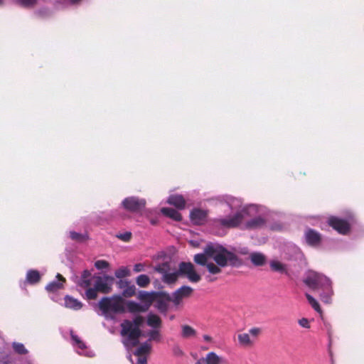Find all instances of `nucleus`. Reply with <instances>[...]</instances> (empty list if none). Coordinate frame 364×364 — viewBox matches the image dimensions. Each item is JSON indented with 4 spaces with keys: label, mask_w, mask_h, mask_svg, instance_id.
<instances>
[{
    "label": "nucleus",
    "mask_w": 364,
    "mask_h": 364,
    "mask_svg": "<svg viewBox=\"0 0 364 364\" xmlns=\"http://www.w3.org/2000/svg\"><path fill=\"white\" fill-rule=\"evenodd\" d=\"M127 307L130 313L145 312L148 310L147 307L132 301L127 302Z\"/></svg>",
    "instance_id": "nucleus-23"
},
{
    "label": "nucleus",
    "mask_w": 364,
    "mask_h": 364,
    "mask_svg": "<svg viewBox=\"0 0 364 364\" xmlns=\"http://www.w3.org/2000/svg\"><path fill=\"white\" fill-rule=\"evenodd\" d=\"M178 274L184 276L192 283L200 281V275L196 271L194 265L191 262H181L178 264Z\"/></svg>",
    "instance_id": "nucleus-5"
},
{
    "label": "nucleus",
    "mask_w": 364,
    "mask_h": 364,
    "mask_svg": "<svg viewBox=\"0 0 364 364\" xmlns=\"http://www.w3.org/2000/svg\"><path fill=\"white\" fill-rule=\"evenodd\" d=\"M116 277L122 279L129 275V270L126 267H121L115 271L114 273Z\"/></svg>",
    "instance_id": "nucleus-38"
},
{
    "label": "nucleus",
    "mask_w": 364,
    "mask_h": 364,
    "mask_svg": "<svg viewBox=\"0 0 364 364\" xmlns=\"http://www.w3.org/2000/svg\"><path fill=\"white\" fill-rule=\"evenodd\" d=\"M167 203L178 209H183L186 203L183 196L178 194L171 195L168 198Z\"/></svg>",
    "instance_id": "nucleus-16"
},
{
    "label": "nucleus",
    "mask_w": 364,
    "mask_h": 364,
    "mask_svg": "<svg viewBox=\"0 0 364 364\" xmlns=\"http://www.w3.org/2000/svg\"><path fill=\"white\" fill-rule=\"evenodd\" d=\"M240 343L245 346H249L252 344L248 333H241L238 335Z\"/></svg>",
    "instance_id": "nucleus-33"
},
{
    "label": "nucleus",
    "mask_w": 364,
    "mask_h": 364,
    "mask_svg": "<svg viewBox=\"0 0 364 364\" xmlns=\"http://www.w3.org/2000/svg\"><path fill=\"white\" fill-rule=\"evenodd\" d=\"M2 1H3V0H0V4H2Z\"/></svg>",
    "instance_id": "nucleus-57"
},
{
    "label": "nucleus",
    "mask_w": 364,
    "mask_h": 364,
    "mask_svg": "<svg viewBox=\"0 0 364 364\" xmlns=\"http://www.w3.org/2000/svg\"><path fill=\"white\" fill-rule=\"evenodd\" d=\"M151 282L150 278L146 274H140L136 278V284L142 288L147 287Z\"/></svg>",
    "instance_id": "nucleus-28"
},
{
    "label": "nucleus",
    "mask_w": 364,
    "mask_h": 364,
    "mask_svg": "<svg viewBox=\"0 0 364 364\" xmlns=\"http://www.w3.org/2000/svg\"><path fill=\"white\" fill-rule=\"evenodd\" d=\"M72 4H76L80 1L81 0H68Z\"/></svg>",
    "instance_id": "nucleus-55"
},
{
    "label": "nucleus",
    "mask_w": 364,
    "mask_h": 364,
    "mask_svg": "<svg viewBox=\"0 0 364 364\" xmlns=\"http://www.w3.org/2000/svg\"><path fill=\"white\" fill-rule=\"evenodd\" d=\"M117 237L124 242H129L132 238V233L130 232H126L123 234L117 235Z\"/></svg>",
    "instance_id": "nucleus-44"
},
{
    "label": "nucleus",
    "mask_w": 364,
    "mask_h": 364,
    "mask_svg": "<svg viewBox=\"0 0 364 364\" xmlns=\"http://www.w3.org/2000/svg\"><path fill=\"white\" fill-rule=\"evenodd\" d=\"M181 336L183 338H189L192 337H195L196 336V331L188 325H183L181 326Z\"/></svg>",
    "instance_id": "nucleus-25"
},
{
    "label": "nucleus",
    "mask_w": 364,
    "mask_h": 364,
    "mask_svg": "<svg viewBox=\"0 0 364 364\" xmlns=\"http://www.w3.org/2000/svg\"><path fill=\"white\" fill-rule=\"evenodd\" d=\"M13 348L16 353L20 355H25L28 353V350L26 349L24 346L20 343H14Z\"/></svg>",
    "instance_id": "nucleus-36"
},
{
    "label": "nucleus",
    "mask_w": 364,
    "mask_h": 364,
    "mask_svg": "<svg viewBox=\"0 0 364 364\" xmlns=\"http://www.w3.org/2000/svg\"><path fill=\"white\" fill-rule=\"evenodd\" d=\"M173 351L174 355L177 356H182L183 355V350L180 348L179 346H174L173 348Z\"/></svg>",
    "instance_id": "nucleus-49"
},
{
    "label": "nucleus",
    "mask_w": 364,
    "mask_h": 364,
    "mask_svg": "<svg viewBox=\"0 0 364 364\" xmlns=\"http://www.w3.org/2000/svg\"><path fill=\"white\" fill-rule=\"evenodd\" d=\"M78 285L87 289L88 288H90V286L91 285V279H80L78 282Z\"/></svg>",
    "instance_id": "nucleus-45"
},
{
    "label": "nucleus",
    "mask_w": 364,
    "mask_h": 364,
    "mask_svg": "<svg viewBox=\"0 0 364 364\" xmlns=\"http://www.w3.org/2000/svg\"><path fill=\"white\" fill-rule=\"evenodd\" d=\"M146 323L154 329H160L162 326V320L160 316L151 313L147 316Z\"/></svg>",
    "instance_id": "nucleus-18"
},
{
    "label": "nucleus",
    "mask_w": 364,
    "mask_h": 364,
    "mask_svg": "<svg viewBox=\"0 0 364 364\" xmlns=\"http://www.w3.org/2000/svg\"><path fill=\"white\" fill-rule=\"evenodd\" d=\"M41 274L38 270L31 269L27 272L26 281L31 284H35L40 282Z\"/></svg>",
    "instance_id": "nucleus-21"
},
{
    "label": "nucleus",
    "mask_w": 364,
    "mask_h": 364,
    "mask_svg": "<svg viewBox=\"0 0 364 364\" xmlns=\"http://www.w3.org/2000/svg\"><path fill=\"white\" fill-rule=\"evenodd\" d=\"M65 305L67 308H70L74 310H79L82 306V304L80 301L70 296H65Z\"/></svg>",
    "instance_id": "nucleus-20"
},
{
    "label": "nucleus",
    "mask_w": 364,
    "mask_h": 364,
    "mask_svg": "<svg viewBox=\"0 0 364 364\" xmlns=\"http://www.w3.org/2000/svg\"><path fill=\"white\" fill-rule=\"evenodd\" d=\"M145 265L142 263H137L134 266L133 270L135 272H140L144 271Z\"/></svg>",
    "instance_id": "nucleus-48"
},
{
    "label": "nucleus",
    "mask_w": 364,
    "mask_h": 364,
    "mask_svg": "<svg viewBox=\"0 0 364 364\" xmlns=\"http://www.w3.org/2000/svg\"><path fill=\"white\" fill-rule=\"evenodd\" d=\"M135 294H136V287L134 284H132L131 282L128 284V286L122 291V296L126 298L132 297V296H134Z\"/></svg>",
    "instance_id": "nucleus-32"
},
{
    "label": "nucleus",
    "mask_w": 364,
    "mask_h": 364,
    "mask_svg": "<svg viewBox=\"0 0 364 364\" xmlns=\"http://www.w3.org/2000/svg\"><path fill=\"white\" fill-rule=\"evenodd\" d=\"M260 330L258 328H252L250 330V333L253 336H257L259 333Z\"/></svg>",
    "instance_id": "nucleus-51"
},
{
    "label": "nucleus",
    "mask_w": 364,
    "mask_h": 364,
    "mask_svg": "<svg viewBox=\"0 0 364 364\" xmlns=\"http://www.w3.org/2000/svg\"><path fill=\"white\" fill-rule=\"evenodd\" d=\"M206 267H207L208 272L213 274H219L222 271L220 269L221 267L218 266V264H215L213 262L208 263L206 264Z\"/></svg>",
    "instance_id": "nucleus-35"
},
{
    "label": "nucleus",
    "mask_w": 364,
    "mask_h": 364,
    "mask_svg": "<svg viewBox=\"0 0 364 364\" xmlns=\"http://www.w3.org/2000/svg\"><path fill=\"white\" fill-rule=\"evenodd\" d=\"M203 339L205 341H208V342H210L211 341L212 338L210 336H209L208 335H204L203 336Z\"/></svg>",
    "instance_id": "nucleus-54"
},
{
    "label": "nucleus",
    "mask_w": 364,
    "mask_h": 364,
    "mask_svg": "<svg viewBox=\"0 0 364 364\" xmlns=\"http://www.w3.org/2000/svg\"><path fill=\"white\" fill-rule=\"evenodd\" d=\"M143 322V316L138 315L133 321L125 319L121 323L120 335L124 338L122 343L126 348H132L139 344L142 333L140 327Z\"/></svg>",
    "instance_id": "nucleus-2"
},
{
    "label": "nucleus",
    "mask_w": 364,
    "mask_h": 364,
    "mask_svg": "<svg viewBox=\"0 0 364 364\" xmlns=\"http://www.w3.org/2000/svg\"><path fill=\"white\" fill-rule=\"evenodd\" d=\"M151 345L149 343L148 341H146V342L143 343L136 349V352L134 353V355H137V356L144 355L146 354L149 353V352L151 351Z\"/></svg>",
    "instance_id": "nucleus-26"
},
{
    "label": "nucleus",
    "mask_w": 364,
    "mask_h": 364,
    "mask_svg": "<svg viewBox=\"0 0 364 364\" xmlns=\"http://www.w3.org/2000/svg\"><path fill=\"white\" fill-rule=\"evenodd\" d=\"M97 292H98V291L94 287V288H88L86 290L85 294L88 299L93 300L97 298Z\"/></svg>",
    "instance_id": "nucleus-40"
},
{
    "label": "nucleus",
    "mask_w": 364,
    "mask_h": 364,
    "mask_svg": "<svg viewBox=\"0 0 364 364\" xmlns=\"http://www.w3.org/2000/svg\"><path fill=\"white\" fill-rule=\"evenodd\" d=\"M161 212L165 216L173 219L175 221H181L182 215L181 214L176 210L171 208H163L161 210Z\"/></svg>",
    "instance_id": "nucleus-19"
},
{
    "label": "nucleus",
    "mask_w": 364,
    "mask_h": 364,
    "mask_svg": "<svg viewBox=\"0 0 364 364\" xmlns=\"http://www.w3.org/2000/svg\"><path fill=\"white\" fill-rule=\"evenodd\" d=\"M17 1L24 7H31L36 5L37 0H17Z\"/></svg>",
    "instance_id": "nucleus-43"
},
{
    "label": "nucleus",
    "mask_w": 364,
    "mask_h": 364,
    "mask_svg": "<svg viewBox=\"0 0 364 364\" xmlns=\"http://www.w3.org/2000/svg\"><path fill=\"white\" fill-rule=\"evenodd\" d=\"M208 210L201 208H193L190 213V220L196 225H202L207 222Z\"/></svg>",
    "instance_id": "nucleus-9"
},
{
    "label": "nucleus",
    "mask_w": 364,
    "mask_h": 364,
    "mask_svg": "<svg viewBox=\"0 0 364 364\" xmlns=\"http://www.w3.org/2000/svg\"><path fill=\"white\" fill-rule=\"evenodd\" d=\"M161 295L157 297V299H154L155 304L154 306L157 309V310L164 314H166L168 309V302L172 301L171 296L164 291H159Z\"/></svg>",
    "instance_id": "nucleus-10"
},
{
    "label": "nucleus",
    "mask_w": 364,
    "mask_h": 364,
    "mask_svg": "<svg viewBox=\"0 0 364 364\" xmlns=\"http://www.w3.org/2000/svg\"><path fill=\"white\" fill-rule=\"evenodd\" d=\"M180 276V274H178V269L177 270V272H173V273H166L165 274H164L163 276V282L168 284H174L178 277Z\"/></svg>",
    "instance_id": "nucleus-27"
},
{
    "label": "nucleus",
    "mask_w": 364,
    "mask_h": 364,
    "mask_svg": "<svg viewBox=\"0 0 364 364\" xmlns=\"http://www.w3.org/2000/svg\"><path fill=\"white\" fill-rule=\"evenodd\" d=\"M208 257V256L204 252L203 254L200 253V254L195 255L193 259L196 264L203 265V266H206V264H208V262H207Z\"/></svg>",
    "instance_id": "nucleus-31"
},
{
    "label": "nucleus",
    "mask_w": 364,
    "mask_h": 364,
    "mask_svg": "<svg viewBox=\"0 0 364 364\" xmlns=\"http://www.w3.org/2000/svg\"><path fill=\"white\" fill-rule=\"evenodd\" d=\"M70 237L73 240L77 242H83L87 239V236L85 235H82L75 231L70 232Z\"/></svg>",
    "instance_id": "nucleus-37"
},
{
    "label": "nucleus",
    "mask_w": 364,
    "mask_h": 364,
    "mask_svg": "<svg viewBox=\"0 0 364 364\" xmlns=\"http://www.w3.org/2000/svg\"><path fill=\"white\" fill-rule=\"evenodd\" d=\"M265 223V220L262 217L258 216L247 221L244 228L247 230H255L262 228Z\"/></svg>",
    "instance_id": "nucleus-17"
},
{
    "label": "nucleus",
    "mask_w": 364,
    "mask_h": 364,
    "mask_svg": "<svg viewBox=\"0 0 364 364\" xmlns=\"http://www.w3.org/2000/svg\"><path fill=\"white\" fill-rule=\"evenodd\" d=\"M305 296L311 307L318 313L321 314L322 310L318 302L311 295H310L308 293H306Z\"/></svg>",
    "instance_id": "nucleus-29"
},
{
    "label": "nucleus",
    "mask_w": 364,
    "mask_h": 364,
    "mask_svg": "<svg viewBox=\"0 0 364 364\" xmlns=\"http://www.w3.org/2000/svg\"><path fill=\"white\" fill-rule=\"evenodd\" d=\"M91 276V272L89 270H84L82 273L80 279H89Z\"/></svg>",
    "instance_id": "nucleus-50"
},
{
    "label": "nucleus",
    "mask_w": 364,
    "mask_h": 364,
    "mask_svg": "<svg viewBox=\"0 0 364 364\" xmlns=\"http://www.w3.org/2000/svg\"><path fill=\"white\" fill-rule=\"evenodd\" d=\"M214 280H215V279H209V282H213Z\"/></svg>",
    "instance_id": "nucleus-56"
},
{
    "label": "nucleus",
    "mask_w": 364,
    "mask_h": 364,
    "mask_svg": "<svg viewBox=\"0 0 364 364\" xmlns=\"http://www.w3.org/2000/svg\"><path fill=\"white\" fill-rule=\"evenodd\" d=\"M208 364H220L221 363V358L219 357L215 353L210 352L205 357Z\"/></svg>",
    "instance_id": "nucleus-30"
},
{
    "label": "nucleus",
    "mask_w": 364,
    "mask_h": 364,
    "mask_svg": "<svg viewBox=\"0 0 364 364\" xmlns=\"http://www.w3.org/2000/svg\"><path fill=\"white\" fill-rule=\"evenodd\" d=\"M204 252L208 257L213 258L215 263L221 267H239L241 264V260L235 253L220 245L208 244L204 248Z\"/></svg>",
    "instance_id": "nucleus-3"
},
{
    "label": "nucleus",
    "mask_w": 364,
    "mask_h": 364,
    "mask_svg": "<svg viewBox=\"0 0 364 364\" xmlns=\"http://www.w3.org/2000/svg\"><path fill=\"white\" fill-rule=\"evenodd\" d=\"M98 306L102 314L106 317H109L111 314H121L125 311L124 299L118 295L102 298Z\"/></svg>",
    "instance_id": "nucleus-4"
},
{
    "label": "nucleus",
    "mask_w": 364,
    "mask_h": 364,
    "mask_svg": "<svg viewBox=\"0 0 364 364\" xmlns=\"http://www.w3.org/2000/svg\"><path fill=\"white\" fill-rule=\"evenodd\" d=\"M58 281H53L50 282L46 287V289L49 292H55L63 288L64 284L66 282V279L63 275L58 273L56 275Z\"/></svg>",
    "instance_id": "nucleus-15"
},
{
    "label": "nucleus",
    "mask_w": 364,
    "mask_h": 364,
    "mask_svg": "<svg viewBox=\"0 0 364 364\" xmlns=\"http://www.w3.org/2000/svg\"><path fill=\"white\" fill-rule=\"evenodd\" d=\"M149 341H159L161 340V333L159 329H153L148 333Z\"/></svg>",
    "instance_id": "nucleus-34"
},
{
    "label": "nucleus",
    "mask_w": 364,
    "mask_h": 364,
    "mask_svg": "<svg viewBox=\"0 0 364 364\" xmlns=\"http://www.w3.org/2000/svg\"><path fill=\"white\" fill-rule=\"evenodd\" d=\"M196 364H208L206 358H201L198 360Z\"/></svg>",
    "instance_id": "nucleus-53"
},
{
    "label": "nucleus",
    "mask_w": 364,
    "mask_h": 364,
    "mask_svg": "<svg viewBox=\"0 0 364 364\" xmlns=\"http://www.w3.org/2000/svg\"><path fill=\"white\" fill-rule=\"evenodd\" d=\"M138 363L139 364H146V358L139 356Z\"/></svg>",
    "instance_id": "nucleus-52"
},
{
    "label": "nucleus",
    "mask_w": 364,
    "mask_h": 364,
    "mask_svg": "<svg viewBox=\"0 0 364 364\" xmlns=\"http://www.w3.org/2000/svg\"><path fill=\"white\" fill-rule=\"evenodd\" d=\"M250 260L254 265L259 267L265 264L266 257L262 253L254 252L250 255Z\"/></svg>",
    "instance_id": "nucleus-22"
},
{
    "label": "nucleus",
    "mask_w": 364,
    "mask_h": 364,
    "mask_svg": "<svg viewBox=\"0 0 364 364\" xmlns=\"http://www.w3.org/2000/svg\"><path fill=\"white\" fill-rule=\"evenodd\" d=\"M305 239L309 245L316 247L321 243V235L313 229H308L305 232Z\"/></svg>",
    "instance_id": "nucleus-14"
},
{
    "label": "nucleus",
    "mask_w": 364,
    "mask_h": 364,
    "mask_svg": "<svg viewBox=\"0 0 364 364\" xmlns=\"http://www.w3.org/2000/svg\"><path fill=\"white\" fill-rule=\"evenodd\" d=\"M71 338L79 348H80V349L85 348V343L80 339V338L77 335L72 333Z\"/></svg>",
    "instance_id": "nucleus-42"
},
{
    "label": "nucleus",
    "mask_w": 364,
    "mask_h": 364,
    "mask_svg": "<svg viewBox=\"0 0 364 364\" xmlns=\"http://www.w3.org/2000/svg\"><path fill=\"white\" fill-rule=\"evenodd\" d=\"M95 267L97 269H103L108 268L109 267V264L105 260H97L95 262Z\"/></svg>",
    "instance_id": "nucleus-41"
},
{
    "label": "nucleus",
    "mask_w": 364,
    "mask_h": 364,
    "mask_svg": "<svg viewBox=\"0 0 364 364\" xmlns=\"http://www.w3.org/2000/svg\"><path fill=\"white\" fill-rule=\"evenodd\" d=\"M304 283L318 293L320 299L326 304H331L333 290L331 281L325 275L315 271H309Z\"/></svg>",
    "instance_id": "nucleus-1"
},
{
    "label": "nucleus",
    "mask_w": 364,
    "mask_h": 364,
    "mask_svg": "<svg viewBox=\"0 0 364 364\" xmlns=\"http://www.w3.org/2000/svg\"><path fill=\"white\" fill-rule=\"evenodd\" d=\"M193 291V289L191 287L183 286L173 293L171 301L174 305L178 306L181 303L183 299L190 296Z\"/></svg>",
    "instance_id": "nucleus-11"
},
{
    "label": "nucleus",
    "mask_w": 364,
    "mask_h": 364,
    "mask_svg": "<svg viewBox=\"0 0 364 364\" xmlns=\"http://www.w3.org/2000/svg\"><path fill=\"white\" fill-rule=\"evenodd\" d=\"M328 224L341 235H347L350 230V225L346 220L336 216L330 217Z\"/></svg>",
    "instance_id": "nucleus-7"
},
{
    "label": "nucleus",
    "mask_w": 364,
    "mask_h": 364,
    "mask_svg": "<svg viewBox=\"0 0 364 364\" xmlns=\"http://www.w3.org/2000/svg\"><path fill=\"white\" fill-rule=\"evenodd\" d=\"M299 324L301 327H304V328H310L309 321L306 318H302L299 319Z\"/></svg>",
    "instance_id": "nucleus-46"
},
{
    "label": "nucleus",
    "mask_w": 364,
    "mask_h": 364,
    "mask_svg": "<svg viewBox=\"0 0 364 364\" xmlns=\"http://www.w3.org/2000/svg\"><path fill=\"white\" fill-rule=\"evenodd\" d=\"M146 201L144 198L136 196H130L124 198L122 202V207L131 213L141 211L146 206Z\"/></svg>",
    "instance_id": "nucleus-6"
},
{
    "label": "nucleus",
    "mask_w": 364,
    "mask_h": 364,
    "mask_svg": "<svg viewBox=\"0 0 364 364\" xmlns=\"http://www.w3.org/2000/svg\"><path fill=\"white\" fill-rule=\"evenodd\" d=\"M269 265L271 269L274 272L287 274V266L279 261L272 260L270 262Z\"/></svg>",
    "instance_id": "nucleus-24"
},
{
    "label": "nucleus",
    "mask_w": 364,
    "mask_h": 364,
    "mask_svg": "<svg viewBox=\"0 0 364 364\" xmlns=\"http://www.w3.org/2000/svg\"><path fill=\"white\" fill-rule=\"evenodd\" d=\"M107 281L112 282L114 281V278L108 275L105 276L104 278H102L100 277L97 278V280L95 284V287L99 292L103 294H108L111 291V285L107 284L106 282Z\"/></svg>",
    "instance_id": "nucleus-12"
},
{
    "label": "nucleus",
    "mask_w": 364,
    "mask_h": 364,
    "mask_svg": "<svg viewBox=\"0 0 364 364\" xmlns=\"http://www.w3.org/2000/svg\"><path fill=\"white\" fill-rule=\"evenodd\" d=\"M161 294L159 291H141L138 294V299L146 305L144 307L148 309L154 303V299H157Z\"/></svg>",
    "instance_id": "nucleus-13"
},
{
    "label": "nucleus",
    "mask_w": 364,
    "mask_h": 364,
    "mask_svg": "<svg viewBox=\"0 0 364 364\" xmlns=\"http://www.w3.org/2000/svg\"><path fill=\"white\" fill-rule=\"evenodd\" d=\"M169 269V264L167 262H164L154 267V270L159 273L166 274Z\"/></svg>",
    "instance_id": "nucleus-39"
},
{
    "label": "nucleus",
    "mask_w": 364,
    "mask_h": 364,
    "mask_svg": "<svg viewBox=\"0 0 364 364\" xmlns=\"http://www.w3.org/2000/svg\"><path fill=\"white\" fill-rule=\"evenodd\" d=\"M243 219L244 211H240L234 215L230 216L227 218L216 219L215 222L225 228H233L237 227L242 223Z\"/></svg>",
    "instance_id": "nucleus-8"
},
{
    "label": "nucleus",
    "mask_w": 364,
    "mask_h": 364,
    "mask_svg": "<svg viewBox=\"0 0 364 364\" xmlns=\"http://www.w3.org/2000/svg\"><path fill=\"white\" fill-rule=\"evenodd\" d=\"M129 283V281L120 279L117 282V285L119 289L124 290Z\"/></svg>",
    "instance_id": "nucleus-47"
}]
</instances>
